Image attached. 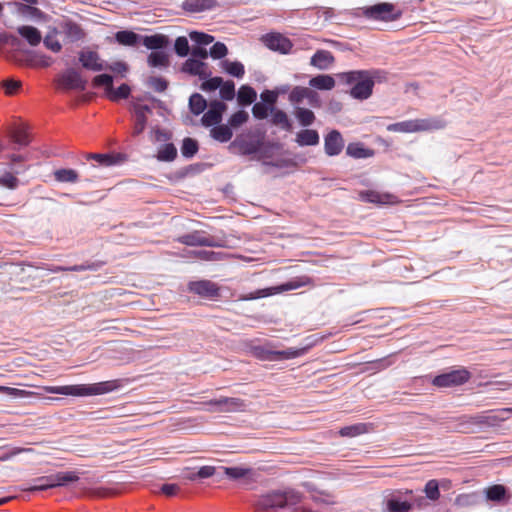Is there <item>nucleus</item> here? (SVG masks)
Segmentation results:
<instances>
[{
    "label": "nucleus",
    "instance_id": "obj_1",
    "mask_svg": "<svg viewBox=\"0 0 512 512\" xmlns=\"http://www.w3.org/2000/svg\"><path fill=\"white\" fill-rule=\"evenodd\" d=\"M388 74L384 69L371 68L340 72L336 78L340 84L349 87L347 93L351 98L364 101L373 95L376 83L387 82Z\"/></svg>",
    "mask_w": 512,
    "mask_h": 512
},
{
    "label": "nucleus",
    "instance_id": "obj_2",
    "mask_svg": "<svg viewBox=\"0 0 512 512\" xmlns=\"http://www.w3.org/2000/svg\"><path fill=\"white\" fill-rule=\"evenodd\" d=\"M116 388L115 382L106 381L92 385L77 384V385H65V386H45L44 390L47 393L61 394L67 396H89L99 395L112 391Z\"/></svg>",
    "mask_w": 512,
    "mask_h": 512
},
{
    "label": "nucleus",
    "instance_id": "obj_3",
    "mask_svg": "<svg viewBox=\"0 0 512 512\" xmlns=\"http://www.w3.org/2000/svg\"><path fill=\"white\" fill-rule=\"evenodd\" d=\"M354 15L364 16L374 21L392 22L402 17L403 10L391 2H378L373 5L357 8Z\"/></svg>",
    "mask_w": 512,
    "mask_h": 512
},
{
    "label": "nucleus",
    "instance_id": "obj_4",
    "mask_svg": "<svg viewBox=\"0 0 512 512\" xmlns=\"http://www.w3.org/2000/svg\"><path fill=\"white\" fill-rule=\"evenodd\" d=\"M150 40L152 44L145 47L151 50L147 57V63L152 68L165 69L170 65L169 53L170 39L167 35L156 33L152 34Z\"/></svg>",
    "mask_w": 512,
    "mask_h": 512
},
{
    "label": "nucleus",
    "instance_id": "obj_5",
    "mask_svg": "<svg viewBox=\"0 0 512 512\" xmlns=\"http://www.w3.org/2000/svg\"><path fill=\"white\" fill-rule=\"evenodd\" d=\"M299 501L300 497L298 493L292 490H275L260 496L256 506L258 509L266 511L274 508H284L287 505H296Z\"/></svg>",
    "mask_w": 512,
    "mask_h": 512
},
{
    "label": "nucleus",
    "instance_id": "obj_6",
    "mask_svg": "<svg viewBox=\"0 0 512 512\" xmlns=\"http://www.w3.org/2000/svg\"><path fill=\"white\" fill-rule=\"evenodd\" d=\"M444 127V120L440 118H426L392 123L387 126V130L390 132L413 133L418 131L438 130Z\"/></svg>",
    "mask_w": 512,
    "mask_h": 512
},
{
    "label": "nucleus",
    "instance_id": "obj_7",
    "mask_svg": "<svg viewBox=\"0 0 512 512\" xmlns=\"http://www.w3.org/2000/svg\"><path fill=\"white\" fill-rule=\"evenodd\" d=\"M265 137V133H261L260 138L257 139H246L244 134L237 135L235 139L230 143L229 149H239V154L242 156L257 155V159H261V144L262 138Z\"/></svg>",
    "mask_w": 512,
    "mask_h": 512
},
{
    "label": "nucleus",
    "instance_id": "obj_8",
    "mask_svg": "<svg viewBox=\"0 0 512 512\" xmlns=\"http://www.w3.org/2000/svg\"><path fill=\"white\" fill-rule=\"evenodd\" d=\"M470 377V372L462 368L434 377L432 384L440 388L454 387L466 383Z\"/></svg>",
    "mask_w": 512,
    "mask_h": 512
},
{
    "label": "nucleus",
    "instance_id": "obj_9",
    "mask_svg": "<svg viewBox=\"0 0 512 512\" xmlns=\"http://www.w3.org/2000/svg\"><path fill=\"white\" fill-rule=\"evenodd\" d=\"M151 35H141L130 29H122L114 34V40L117 44L125 47L138 48L152 44Z\"/></svg>",
    "mask_w": 512,
    "mask_h": 512
},
{
    "label": "nucleus",
    "instance_id": "obj_10",
    "mask_svg": "<svg viewBox=\"0 0 512 512\" xmlns=\"http://www.w3.org/2000/svg\"><path fill=\"white\" fill-rule=\"evenodd\" d=\"M262 43L269 50L280 54H289L293 48L292 41L279 32H269L261 37Z\"/></svg>",
    "mask_w": 512,
    "mask_h": 512
},
{
    "label": "nucleus",
    "instance_id": "obj_11",
    "mask_svg": "<svg viewBox=\"0 0 512 512\" xmlns=\"http://www.w3.org/2000/svg\"><path fill=\"white\" fill-rule=\"evenodd\" d=\"M309 283V279L306 278V281H302V280H292V281H289L287 283H284L280 286H276V287H271V288H265V289H260V290H257L255 292H252L248 295H244V296H240L239 300H254V299H258V298H263V297H267V296H270V295H273V294H276V293H281V292H284V291H289V290H294V289H298L306 284Z\"/></svg>",
    "mask_w": 512,
    "mask_h": 512
},
{
    "label": "nucleus",
    "instance_id": "obj_12",
    "mask_svg": "<svg viewBox=\"0 0 512 512\" xmlns=\"http://www.w3.org/2000/svg\"><path fill=\"white\" fill-rule=\"evenodd\" d=\"M205 404L214 407V409H210V411L221 413L242 412L246 409L245 401L236 397H221L219 399L210 400Z\"/></svg>",
    "mask_w": 512,
    "mask_h": 512
},
{
    "label": "nucleus",
    "instance_id": "obj_13",
    "mask_svg": "<svg viewBox=\"0 0 512 512\" xmlns=\"http://www.w3.org/2000/svg\"><path fill=\"white\" fill-rule=\"evenodd\" d=\"M228 106L226 103L214 99L211 100L208 106V109L204 111L201 117V124L204 127H210L213 125H218L223 120V114L227 110Z\"/></svg>",
    "mask_w": 512,
    "mask_h": 512
},
{
    "label": "nucleus",
    "instance_id": "obj_14",
    "mask_svg": "<svg viewBox=\"0 0 512 512\" xmlns=\"http://www.w3.org/2000/svg\"><path fill=\"white\" fill-rule=\"evenodd\" d=\"M60 29L63 32L66 43H76L84 40L87 36L82 26L68 17L60 19Z\"/></svg>",
    "mask_w": 512,
    "mask_h": 512
},
{
    "label": "nucleus",
    "instance_id": "obj_15",
    "mask_svg": "<svg viewBox=\"0 0 512 512\" xmlns=\"http://www.w3.org/2000/svg\"><path fill=\"white\" fill-rule=\"evenodd\" d=\"M78 61L87 71L101 72L105 70L106 61L101 59L97 51L82 49L78 52Z\"/></svg>",
    "mask_w": 512,
    "mask_h": 512
},
{
    "label": "nucleus",
    "instance_id": "obj_16",
    "mask_svg": "<svg viewBox=\"0 0 512 512\" xmlns=\"http://www.w3.org/2000/svg\"><path fill=\"white\" fill-rule=\"evenodd\" d=\"M345 147V140L338 129H331L324 135V152L328 157L341 154Z\"/></svg>",
    "mask_w": 512,
    "mask_h": 512
},
{
    "label": "nucleus",
    "instance_id": "obj_17",
    "mask_svg": "<svg viewBox=\"0 0 512 512\" xmlns=\"http://www.w3.org/2000/svg\"><path fill=\"white\" fill-rule=\"evenodd\" d=\"M12 5L15 11L26 20H31L36 23H46L52 19V17L37 8L36 5L30 6L21 2H13Z\"/></svg>",
    "mask_w": 512,
    "mask_h": 512
},
{
    "label": "nucleus",
    "instance_id": "obj_18",
    "mask_svg": "<svg viewBox=\"0 0 512 512\" xmlns=\"http://www.w3.org/2000/svg\"><path fill=\"white\" fill-rule=\"evenodd\" d=\"M61 85L70 90L85 91L88 85L81 73L75 68H67L60 77Z\"/></svg>",
    "mask_w": 512,
    "mask_h": 512
},
{
    "label": "nucleus",
    "instance_id": "obj_19",
    "mask_svg": "<svg viewBox=\"0 0 512 512\" xmlns=\"http://www.w3.org/2000/svg\"><path fill=\"white\" fill-rule=\"evenodd\" d=\"M360 201L365 203H372L377 206H383L387 204H394L397 202V197L391 193H381L376 190L367 189L361 190L358 193Z\"/></svg>",
    "mask_w": 512,
    "mask_h": 512
},
{
    "label": "nucleus",
    "instance_id": "obj_20",
    "mask_svg": "<svg viewBox=\"0 0 512 512\" xmlns=\"http://www.w3.org/2000/svg\"><path fill=\"white\" fill-rule=\"evenodd\" d=\"M476 422L478 423V428L484 427H497L500 423L506 421L509 418L507 408L499 409V410H491L488 413L478 414L476 415Z\"/></svg>",
    "mask_w": 512,
    "mask_h": 512
},
{
    "label": "nucleus",
    "instance_id": "obj_21",
    "mask_svg": "<svg viewBox=\"0 0 512 512\" xmlns=\"http://www.w3.org/2000/svg\"><path fill=\"white\" fill-rule=\"evenodd\" d=\"M285 155H292L293 157L288 158H278L276 160L272 161H263L264 166H270L277 169H283V168H295L298 166V163H306L307 159L304 154L302 153H292L289 150H284L282 152Z\"/></svg>",
    "mask_w": 512,
    "mask_h": 512
},
{
    "label": "nucleus",
    "instance_id": "obj_22",
    "mask_svg": "<svg viewBox=\"0 0 512 512\" xmlns=\"http://www.w3.org/2000/svg\"><path fill=\"white\" fill-rule=\"evenodd\" d=\"M188 290L206 298H216L220 294L218 285L210 280L192 281L188 284Z\"/></svg>",
    "mask_w": 512,
    "mask_h": 512
},
{
    "label": "nucleus",
    "instance_id": "obj_23",
    "mask_svg": "<svg viewBox=\"0 0 512 512\" xmlns=\"http://www.w3.org/2000/svg\"><path fill=\"white\" fill-rule=\"evenodd\" d=\"M126 155L123 153L108 152V153H91L87 156L88 160H95L100 166L112 167L122 164L126 160Z\"/></svg>",
    "mask_w": 512,
    "mask_h": 512
},
{
    "label": "nucleus",
    "instance_id": "obj_24",
    "mask_svg": "<svg viewBox=\"0 0 512 512\" xmlns=\"http://www.w3.org/2000/svg\"><path fill=\"white\" fill-rule=\"evenodd\" d=\"M303 353L301 349H288L284 351H266L261 347L254 349V354L262 360L289 359L300 356Z\"/></svg>",
    "mask_w": 512,
    "mask_h": 512
},
{
    "label": "nucleus",
    "instance_id": "obj_25",
    "mask_svg": "<svg viewBox=\"0 0 512 512\" xmlns=\"http://www.w3.org/2000/svg\"><path fill=\"white\" fill-rule=\"evenodd\" d=\"M218 5L216 0H184L181 8L187 13L210 11Z\"/></svg>",
    "mask_w": 512,
    "mask_h": 512
},
{
    "label": "nucleus",
    "instance_id": "obj_26",
    "mask_svg": "<svg viewBox=\"0 0 512 512\" xmlns=\"http://www.w3.org/2000/svg\"><path fill=\"white\" fill-rule=\"evenodd\" d=\"M257 99V92L254 87L249 84H243L237 91L236 100L239 108L245 109L246 107L254 104Z\"/></svg>",
    "mask_w": 512,
    "mask_h": 512
},
{
    "label": "nucleus",
    "instance_id": "obj_27",
    "mask_svg": "<svg viewBox=\"0 0 512 512\" xmlns=\"http://www.w3.org/2000/svg\"><path fill=\"white\" fill-rule=\"evenodd\" d=\"M346 155L353 159H367L375 155L372 148L367 147L363 142H350L346 146Z\"/></svg>",
    "mask_w": 512,
    "mask_h": 512
},
{
    "label": "nucleus",
    "instance_id": "obj_28",
    "mask_svg": "<svg viewBox=\"0 0 512 512\" xmlns=\"http://www.w3.org/2000/svg\"><path fill=\"white\" fill-rule=\"evenodd\" d=\"M208 70V64L204 61H200V59H196L194 57H188L185 62L182 64L181 71L191 75L197 76L198 78L202 77V75Z\"/></svg>",
    "mask_w": 512,
    "mask_h": 512
},
{
    "label": "nucleus",
    "instance_id": "obj_29",
    "mask_svg": "<svg viewBox=\"0 0 512 512\" xmlns=\"http://www.w3.org/2000/svg\"><path fill=\"white\" fill-rule=\"evenodd\" d=\"M336 76L331 74H316L309 80V86L320 91H330L335 87Z\"/></svg>",
    "mask_w": 512,
    "mask_h": 512
},
{
    "label": "nucleus",
    "instance_id": "obj_30",
    "mask_svg": "<svg viewBox=\"0 0 512 512\" xmlns=\"http://www.w3.org/2000/svg\"><path fill=\"white\" fill-rule=\"evenodd\" d=\"M334 60V56L330 51L319 49L311 56L310 64L320 70H327Z\"/></svg>",
    "mask_w": 512,
    "mask_h": 512
},
{
    "label": "nucleus",
    "instance_id": "obj_31",
    "mask_svg": "<svg viewBox=\"0 0 512 512\" xmlns=\"http://www.w3.org/2000/svg\"><path fill=\"white\" fill-rule=\"evenodd\" d=\"M295 142L300 147L317 146L320 142L319 132L315 129H302L297 132Z\"/></svg>",
    "mask_w": 512,
    "mask_h": 512
},
{
    "label": "nucleus",
    "instance_id": "obj_32",
    "mask_svg": "<svg viewBox=\"0 0 512 512\" xmlns=\"http://www.w3.org/2000/svg\"><path fill=\"white\" fill-rule=\"evenodd\" d=\"M270 123L275 126H280L283 130L287 132H291L293 129V123L291 119L289 118L288 114L278 108L273 107L270 113Z\"/></svg>",
    "mask_w": 512,
    "mask_h": 512
},
{
    "label": "nucleus",
    "instance_id": "obj_33",
    "mask_svg": "<svg viewBox=\"0 0 512 512\" xmlns=\"http://www.w3.org/2000/svg\"><path fill=\"white\" fill-rule=\"evenodd\" d=\"M18 34L31 46L35 47L42 41V35L38 28L31 25H22L17 28Z\"/></svg>",
    "mask_w": 512,
    "mask_h": 512
},
{
    "label": "nucleus",
    "instance_id": "obj_34",
    "mask_svg": "<svg viewBox=\"0 0 512 512\" xmlns=\"http://www.w3.org/2000/svg\"><path fill=\"white\" fill-rule=\"evenodd\" d=\"M222 70L229 76L236 79H242L245 75V66L239 60L224 59L220 62Z\"/></svg>",
    "mask_w": 512,
    "mask_h": 512
},
{
    "label": "nucleus",
    "instance_id": "obj_35",
    "mask_svg": "<svg viewBox=\"0 0 512 512\" xmlns=\"http://www.w3.org/2000/svg\"><path fill=\"white\" fill-rule=\"evenodd\" d=\"M178 156V151L174 143L167 142L161 144L157 148V153L155 155L156 159L159 162H173Z\"/></svg>",
    "mask_w": 512,
    "mask_h": 512
},
{
    "label": "nucleus",
    "instance_id": "obj_36",
    "mask_svg": "<svg viewBox=\"0 0 512 512\" xmlns=\"http://www.w3.org/2000/svg\"><path fill=\"white\" fill-rule=\"evenodd\" d=\"M210 127V136L220 143H227L233 137V131L227 123L223 124L220 122L218 125H213Z\"/></svg>",
    "mask_w": 512,
    "mask_h": 512
},
{
    "label": "nucleus",
    "instance_id": "obj_37",
    "mask_svg": "<svg viewBox=\"0 0 512 512\" xmlns=\"http://www.w3.org/2000/svg\"><path fill=\"white\" fill-rule=\"evenodd\" d=\"M199 79L202 81L200 89L208 93L218 90L223 82L221 76H212V72L209 69Z\"/></svg>",
    "mask_w": 512,
    "mask_h": 512
},
{
    "label": "nucleus",
    "instance_id": "obj_38",
    "mask_svg": "<svg viewBox=\"0 0 512 512\" xmlns=\"http://www.w3.org/2000/svg\"><path fill=\"white\" fill-rule=\"evenodd\" d=\"M188 107L191 114L199 116L207 109L208 102L202 94L194 92L189 97Z\"/></svg>",
    "mask_w": 512,
    "mask_h": 512
},
{
    "label": "nucleus",
    "instance_id": "obj_39",
    "mask_svg": "<svg viewBox=\"0 0 512 512\" xmlns=\"http://www.w3.org/2000/svg\"><path fill=\"white\" fill-rule=\"evenodd\" d=\"M131 93V86L127 83H122L116 88L112 85L105 97L112 102H119L120 100L128 99Z\"/></svg>",
    "mask_w": 512,
    "mask_h": 512
},
{
    "label": "nucleus",
    "instance_id": "obj_40",
    "mask_svg": "<svg viewBox=\"0 0 512 512\" xmlns=\"http://www.w3.org/2000/svg\"><path fill=\"white\" fill-rule=\"evenodd\" d=\"M104 264H105V262H103V261H95V262H87L82 265H74L71 267L53 266V267L49 268V271H51L53 273L60 272V271H74V272H80V271H86V270L97 271Z\"/></svg>",
    "mask_w": 512,
    "mask_h": 512
},
{
    "label": "nucleus",
    "instance_id": "obj_41",
    "mask_svg": "<svg viewBox=\"0 0 512 512\" xmlns=\"http://www.w3.org/2000/svg\"><path fill=\"white\" fill-rule=\"evenodd\" d=\"M13 142L19 146H28L32 140L29 128L25 125L16 126L11 132Z\"/></svg>",
    "mask_w": 512,
    "mask_h": 512
},
{
    "label": "nucleus",
    "instance_id": "obj_42",
    "mask_svg": "<svg viewBox=\"0 0 512 512\" xmlns=\"http://www.w3.org/2000/svg\"><path fill=\"white\" fill-rule=\"evenodd\" d=\"M294 115L302 127H309L316 120L314 112L305 107L295 106Z\"/></svg>",
    "mask_w": 512,
    "mask_h": 512
},
{
    "label": "nucleus",
    "instance_id": "obj_43",
    "mask_svg": "<svg viewBox=\"0 0 512 512\" xmlns=\"http://www.w3.org/2000/svg\"><path fill=\"white\" fill-rule=\"evenodd\" d=\"M115 79L116 75H112L110 73H100L92 78V86L94 88H103L104 95L106 96V94L109 92V89L112 87Z\"/></svg>",
    "mask_w": 512,
    "mask_h": 512
},
{
    "label": "nucleus",
    "instance_id": "obj_44",
    "mask_svg": "<svg viewBox=\"0 0 512 512\" xmlns=\"http://www.w3.org/2000/svg\"><path fill=\"white\" fill-rule=\"evenodd\" d=\"M35 482L37 483L34 486L31 487H25L22 490L23 491H29V492H35V491H44L50 488L57 487L54 474L49 476H42L35 479Z\"/></svg>",
    "mask_w": 512,
    "mask_h": 512
},
{
    "label": "nucleus",
    "instance_id": "obj_45",
    "mask_svg": "<svg viewBox=\"0 0 512 512\" xmlns=\"http://www.w3.org/2000/svg\"><path fill=\"white\" fill-rule=\"evenodd\" d=\"M180 151L185 159H192L199 151V142L192 137H185L182 140Z\"/></svg>",
    "mask_w": 512,
    "mask_h": 512
},
{
    "label": "nucleus",
    "instance_id": "obj_46",
    "mask_svg": "<svg viewBox=\"0 0 512 512\" xmlns=\"http://www.w3.org/2000/svg\"><path fill=\"white\" fill-rule=\"evenodd\" d=\"M284 144L278 140H265L262 138L261 144V159L267 161L273 156V151L283 150Z\"/></svg>",
    "mask_w": 512,
    "mask_h": 512
},
{
    "label": "nucleus",
    "instance_id": "obj_47",
    "mask_svg": "<svg viewBox=\"0 0 512 512\" xmlns=\"http://www.w3.org/2000/svg\"><path fill=\"white\" fill-rule=\"evenodd\" d=\"M189 38L196 47L206 48L214 42V36L202 31L192 30L189 32Z\"/></svg>",
    "mask_w": 512,
    "mask_h": 512
},
{
    "label": "nucleus",
    "instance_id": "obj_48",
    "mask_svg": "<svg viewBox=\"0 0 512 512\" xmlns=\"http://www.w3.org/2000/svg\"><path fill=\"white\" fill-rule=\"evenodd\" d=\"M219 90V97H220V101L222 102H226V101H232L234 98H236V89H235V83L233 80H224L223 79V82L222 84L220 85V87L218 88Z\"/></svg>",
    "mask_w": 512,
    "mask_h": 512
},
{
    "label": "nucleus",
    "instance_id": "obj_49",
    "mask_svg": "<svg viewBox=\"0 0 512 512\" xmlns=\"http://www.w3.org/2000/svg\"><path fill=\"white\" fill-rule=\"evenodd\" d=\"M476 419V415L459 417L457 431L461 433H475L478 428Z\"/></svg>",
    "mask_w": 512,
    "mask_h": 512
},
{
    "label": "nucleus",
    "instance_id": "obj_50",
    "mask_svg": "<svg viewBox=\"0 0 512 512\" xmlns=\"http://www.w3.org/2000/svg\"><path fill=\"white\" fill-rule=\"evenodd\" d=\"M249 120V114L245 109L239 108L236 112L232 113L228 120L227 124L230 126L232 131L242 127Z\"/></svg>",
    "mask_w": 512,
    "mask_h": 512
},
{
    "label": "nucleus",
    "instance_id": "obj_51",
    "mask_svg": "<svg viewBox=\"0 0 512 512\" xmlns=\"http://www.w3.org/2000/svg\"><path fill=\"white\" fill-rule=\"evenodd\" d=\"M78 177V172L72 168H60L54 172L55 180L61 183H75Z\"/></svg>",
    "mask_w": 512,
    "mask_h": 512
},
{
    "label": "nucleus",
    "instance_id": "obj_52",
    "mask_svg": "<svg viewBox=\"0 0 512 512\" xmlns=\"http://www.w3.org/2000/svg\"><path fill=\"white\" fill-rule=\"evenodd\" d=\"M180 241L189 246H212L213 242L207 237H204L198 233L185 235L180 238Z\"/></svg>",
    "mask_w": 512,
    "mask_h": 512
},
{
    "label": "nucleus",
    "instance_id": "obj_53",
    "mask_svg": "<svg viewBox=\"0 0 512 512\" xmlns=\"http://www.w3.org/2000/svg\"><path fill=\"white\" fill-rule=\"evenodd\" d=\"M487 500L500 502L505 499L506 488L501 484H495L485 489Z\"/></svg>",
    "mask_w": 512,
    "mask_h": 512
},
{
    "label": "nucleus",
    "instance_id": "obj_54",
    "mask_svg": "<svg viewBox=\"0 0 512 512\" xmlns=\"http://www.w3.org/2000/svg\"><path fill=\"white\" fill-rule=\"evenodd\" d=\"M57 487L66 486L69 483L77 482L80 477L76 471L58 472L54 474Z\"/></svg>",
    "mask_w": 512,
    "mask_h": 512
},
{
    "label": "nucleus",
    "instance_id": "obj_55",
    "mask_svg": "<svg viewBox=\"0 0 512 512\" xmlns=\"http://www.w3.org/2000/svg\"><path fill=\"white\" fill-rule=\"evenodd\" d=\"M174 52L177 56L184 58L190 53L189 40L185 36H178L174 41Z\"/></svg>",
    "mask_w": 512,
    "mask_h": 512
},
{
    "label": "nucleus",
    "instance_id": "obj_56",
    "mask_svg": "<svg viewBox=\"0 0 512 512\" xmlns=\"http://www.w3.org/2000/svg\"><path fill=\"white\" fill-rule=\"evenodd\" d=\"M225 475L232 480H239L249 476L252 472L247 467H223Z\"/></svg>",
    "mask_w": 512,
    "mask_h": 512
},
{
    "label": "nucleus",
    "instance_id": "obj_57",
    "mask_svg": "<svg viewBox=\"0 0 512 512\" xmlns=\"http://www.w3.org/2000/svg\"><path fill=\"white\" fill-rule=\"evenodd\" d=\"M105 70H110L114 73L113 75H116V77L120 76L121 78H124L129 71V65L122 60H117L112 63H108L106 61Z\"/></svg>",
    "mask_w": 512,
    "mask_h": 512
},
{
    "label": "nucleus",
    "instance_id": "obj_58",
    "mask_svg": "<svg viewBox=\"0 0 512 512\" xmlns=\"http://www.w3.org/2000/svg\"><path fill=\"white\" fill-rule=\"evenodd\" d=\"M228 53V47L220 41L213 43L209 49V56L215 60H224Z\"/></svg>",
    "mask_w": 512,
    "mask_h": 512
},
{
    "label": "nucleus",
    "instance_id": "obj_59",
    "mask_svg": "<svg viewBox=\"0 0 512 512\" xmlns=\"http://www.w3.org/2000/svg\"><path fill=\"white\" fill-rule=\"evenodd\" d=\"M307 89V87L303 86H295L291 88V91L288 94V100L294 106H299V104L302 103L307 96Z\"/></svg>",
    "mask_w": 512,
    "mask_h": 512
},
{
    "label": "nucleus",
    "instance_id": "obj_60",
    "mask_svg": "<svg viewBox=\"0 0 512 512\" xmlns=\"http://www.w3.org/2000/svg\"><path fill=\"white\" fill-rule=\"evenodd\" d=\"M134 118V126L132 136L137 137L141 135L148 124V117L144 116L141 112L132 113Z\"/></svg>",
    "mask_w": 512,
    "mask_h": 512
},
{
    "label": "nucleus",
    "instance_id": "obj_61",
    "mask_svg": "<svg viewBox=\"0 0 512 512\" xmlns=\"http://www.w3.org/2000/svg\"><path fill=\"white\" fill-rule=\"evenodd\" d=\"M272 108L260 101L255 102L252 107L253 117L257 120H266L269 118Z\"/></svg>",
    "mask_w": 512,
    "mask_h": 512
},
{
    "label": "nucleus",
    "instance_id": "obj_62",
    "mask_svg": "<svg viewBox=\"0 0 512 512\" xmlns=\"http://www.w3.org/2000/svg\"><path fill=\"white\" fill-rule=\"evenodd\" d=\"M146 84L151 86L156 92L162 93L168 89L169 81L162 76H150Z\"/></svg>",
    "mask_w": 512,
    "mask_h": 512
},
{
    "label": "nucleus",
    "instance_id": "obj_63",
    "mask_svg": "<svg viewBox=\"0 0 512 512\" xmlns=\"http://www.w3.org/2000/svg\"><path fill=\"white\" fill-rule=\"evenodd\" d=\"M411 504L407 501H400L395 498H391L387 501L388 512H408L411 510Z\"/></svg>",
    "mask_w": 512,
    "mask_h": 512
},
{
    "label": "nucleus",
    "instance_id": "obj_64",
    "mask_svg": "<svg viewBox=\"0 0 512 512\" xmlns=\"http://www.w3.org/2000/svg\"><path fill=\"white\" fill-rule=\"evenodd\" d=\"M424 493L429 500L437 501L440 498L439 483L437 480H429L425 487Z\"/></svg>",
    "mask_w": 512,
    "mask_h": 512
}]
</instances>
